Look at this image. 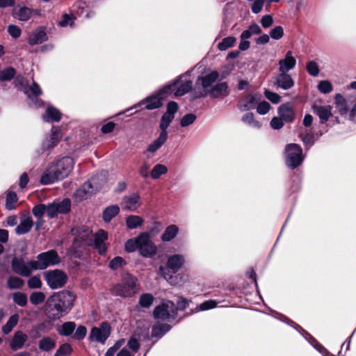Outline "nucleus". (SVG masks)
Instances as JSON below:
<instances>
[{
	"mask_svg": "<svg viewBox=\"0 0 356 356\" xmlns=\"http://www.w3.org/2000/svg\"><path fill=\"white\" fill-rule=\"evenodd\" d=\"M179 81H177L172 85L164 87L156 96L151 97L147 99L145 102H140L136 104L133 107L127 109L125 111L136 108L142 105H145V106L141 108V110H152L158 108L162 105V100L166 97V95L175 90L176 88L177 90L175 92V95L177 97L183 96L186 93L188 92L192 88L193 82L191 81H187L179 86Z\"/></svg>",
	"mask_w": 356,
	"mask_h": 356,
	"instance_id": "f257e3e1",
	"label": "nucleus"
},
{
	"mask_svg": "<svg viewBox=\"0 0 356 356\" xmlns=\"http://www.w3.org/2000/svg\"><path fill=\"white\" fill-rule=\"evenodd\" d=\"M74 165V161L70 156L57 160L46 169L41 177V184L47 185L67 177L72 172Z\"/></svg>",
	"mask_w": 356,
	"mask_h": 356,
	"instance_id": "f03ea898",
	"label": "nucleus"
},
{
	"mask_svg": "<svg viewBox=\"0 0 356 356\" xmlns=\"http://www.w3.org/2000/svg\"><path fill=\"white\" fill-rule=\"evenodd\" d=\"M124 250L127 252L138 250L144 257H151L156 253L157 248L147 232L140 234L137 237L127 240L124 243Z\"/></svg>",
	"mask_w": 356,
	"mask_h": 356,
	"instance_id": "7ed1b4c3",
	"label": "nucleus"
},
{
	"mask_svg": "<svg viewBox=\"0 0 356 356\" xmlns=\"http://www.w3.org/2000/svg\"><path fill=\"white\" fill-rule=\"evenodd\" d=\"M138 291L137 279L129 273L122 275L120 282L113 286L111 293L121 297H130Z\"/></svg>",
	"mask_w": 356,
	"mask_h": 356,
	"instance_id": "20e7f679",
	"label": "nucleus"
},
{
	"mask_svg": "<svg viewBox=\"0 0 356 356\" xmlns=\"http://www.w3.org/2000/svg\"><path fill=\"white\" fill-rule=\"evenodd\" d=\"M177 308L175 304L170 300H165L155 307L153 316L157 320L166 321L175 318Z\"/></svg>",
	"mask_w": 356,
	"mask_h": 356,
	"instance_id": "39448f33",
	"label": "nucleus"
},
{
	"mask_svg": "<svg viewBox=\"0 0 356 356\" xmlns=\"http://www.w3.org/2000/svg\"><path fill=\"white\" fill-rule=\"evenodd\" d=\"M60 263V257L56 250H51L39 254L37 260L33 264L38 270H44L50 266H54Z\"/></svg>",
	"mask_w": 356,
	"mask_h": 356,
	"instance_id": "423d86ee",
	"label": "nucleus"
},
{
	"mask_svg": "<svg viewBox=\"0 0 356 356\" xmlns=\"http://www.w3.org/2000/svg\"><path fill=\"white\" fill-rule=\"evenodd\" d=\"M44 277L48 286L52 289L63 286L67 279L66 274L58 269L46 271Z\"/></svg>",
	"mask_w": 356,
	"mask_h": 356,
	"instance_id": "0eeeda50",
	"label": "nucleus"
},
{
	"mask_svg": "<svg viewBox=\"0 0 356 356\" xmlns=\"http://www.w3.org/2000/svg\"><path fill=\"white\" fill-rule=\"evenodd\" d=\"M240 108L244 111L253 110L257 108V111H268L270 109V105L266 101L259 102L254 96L248 95L243 98L239 104Z\"/></svg>",
	"mask_w": 356,
	"mask_h": 356,
	"instance_id": "6e6552de",
	"label": "nucleus"
},
{
	"mask_svg": "<svg viewBox=\"0 0 356 356\" xmlns=\"http://www.w3.org/2000/svg\"><path fill=\"white\" fill-rule=\"evenodd\" d=\"M286 163L294 169L300 164L302 161V149L296 144H289L286 147Z\"/></svg>",
	"mask_w": 356,
	"mask_h": 356,
	"instance_id": "1a4fd4ad",
	"label": "nucleus"
},
{
	"mask_svg": "<svg viewBox=\"0 0 356 356\" xmlns=\"http://www.w3.org/2000/svg\"><path fill=\"white\" fill-rule=\"evenodd\" d=\"M111 334V327L107 322L102 323L99 327H94L91 329L89 335L90 340L101 343H104Z\"/></svg>",
	"mask_w": 356,
	"mask_h": 356,
	"instance_id": "9d476101",
	"label": "nucleus"
},
{
	"mask_svg": "<svg viewBox=\"0 0 356 356\" xmlns=\"http://www.w3.org/2000/svg\"><path fill=\"white\" fill-rule=\"evenodd\" d=\"M34 261L25 262L23 259L15 257L12 260V268L15 273L22 276L29 277L33 270H37L33 264Z\"/></svg>",
	"mask_w": 356,
	"mask_h": 356,
	"instance_id": "9b49d317",
	"label": "nucleus"
},
{
	"mask_svg": "<svg viewBox=\"0 0 356 356\" xmlns=\"http://www.w3.org/2000/svg\"><path fill=\"white\" fill-rule=\"evenodd\" d=\"M52 300L58 302L66 310L70 309L73 306L75 296L70 291H63L52 296Z\"/></svg>",
	"mask_w": 356,
	"mask_h": 356,
	"instance_id": "f8f14e48",
	"label": "nucleus"
},
{
	"mask_svg": "<svg viewBox=\"0 0 356 356\" xmlns=\"http://www.w3.org/2000/svg\"><path fill=\"white\" fill-rule=\"evenodd\" d=\"M123 210L134 211L141 205L140 197L137 193L124 196L120 203Z\"/></svg>",
	"mask_w": 356,
	"mask_h": 356,
	"instance_id": "ddd939ff",
	"label": "nucleus"
},
{
	"mask_svg": "<svg viewBox=\"0 0 356 356\" xmlns=\"http://www.w3.org/2000/svg\"><path fill=\"white\" fill-rule=\"evenodd\" d=\"M96 184V178L92 177L90 181L83 184V185L76 190L74 193V198L77 202H81L88 199L93 193L92 184Z\"/></svg>",
	"mask_w": 356,
	"mask_h": 356,
	"instance_id": "4468645a",
	"label": "nucleus"
},
{
	"mask_svg": "<svg viewBox=\"0 0 356 356\" xmlns=\"http://www.w3.org/2000/svg\"><path fill=\"white\" fill-rule=\"evenodd\" d=\"M92 238H92V245H90L97 250L99 254H104L107 250V247L105 243V241L108 238L107 233L104 230L100 229L93 236Z\"/></svg>",
	"mask_w": 356,
	"mask_h": 356,
	"instance_id": "2eb2a0df",
	"label": "nucleus"
},
{
	"mask_svg": "<svg viewBox=\"0 0 356 356\" xmlns=\"http://www.w3.org/2000/svg\"><path fill=\"white\" fill-rule=\"evenodd\" d=\"M65 312L66 310L58 302V301L53 300L51 296L49 300L48 317L53 320L58 319L62 316L63 313Z\"/></svg>",
	"mask_w": 356,
	"mask_h": 356,
	"instance_id": "dca6fc26",
	"label": "nucleus"
},
{
	"mask_svg": "<svg viewBox=\"0 0 356 356\" xmlns=\"http://www.w3.org/2000/svg\"><path fill=\"white\" fill-rule=\"evenodd\" d=\"M293 84V79L286 72H280L275 78V85L284 90L291 88Z\"/></svg>",
	"mask_w": 356,
	"mask_h": 356,
	"instance_id": "f3484780",
	"label": "nucleus"
},
{
	"mask_svg": "<svg viewBox=\"0 0 356 356\" xmlns=\"http://www.w3.org/2000/svg\"><path fill=\"white\" fill-rule=\"evenodd\" d=\"M93 236L90 228L83 226L76 231V241L86 245H92Z\"/></svg>",
	"mask_w": 356,
	"mask_h": 356,
	"instance_id": "a211bd4d",
	"label": "nucleus"
},
{
	"mask_svg": "<svg viewBox=\"0 0 356 356\" xmlns=\"http://www.w3.org/2000/svg\"><path fill=\"white\" fill-rule=\"evenodd\" d=\"M184 262L185 259L183 255L174 254L168 257L167 266L173 273H176L182 267Z\"/></svg>",
	"mask_w": 356,
	"mask_h": 356,
	"instance_id": "6ab92c4d",
	"label": "nucleus"
},
{
	"mask_svg": "<svg viewBox=\"0 0 356 356\" xmlns=\"http://www.w3.org/2000/svg\"><path fill=\"white\" fill-rule=\"evenodd\" d=\"M37 13V10H32L25 6L15 7L13 10V15L20 21H27L32 17L33 14Z\"/></svg>",
	"mask_w": 356,
	"mask_h": 356,
	"instance_id": "aec40b11",
	"label": "nucleus"
},
{
	"mask_svg": "<svg viewBox=\"0 0 356 356\" xmlns=\"http://www.w3.org/2000/svg\"><path fill=\"white\" fill-rule=\"evenodd\" d=\"M33 225V221L31 216H24L21 218L19 224L15 228L17 234L22 235L28 233Z\"/></svg>",
	"mask_w": 356,
	"mask_h": 356,
	"instance_id": "412c9836",
	"label": "nucleus"
},
{
	"mask_svg": "<svg viewBox=\"0 0 356 356\" xmlns=\"http://www.w3.org/2000/svg\"><path fill=\"white\" fill-rule=\"evenodd\" d=\"M28 337L22 331L16 332L10 341V346L13 350L21 349L26 341Z\"/></svg>",
	"mask_w": 356,
	"mask_h": 356,
	"instance_id": "4be33fe9",
	"label": "nucleus"
},
{
	"mask_svg": "<svg viewBox=\"0 0 356 356\" xmlns=\"http://www.w3.org/2000/svg\"><path fill=\"white\" fill-rule=\"evenodd\" d=\"M32 213L37 218L35 229L38 230L44 223L42 217L44 214L47 213V207L44 204L35 205L32 209Z\"/></svg>",
	"mask_w": 356,
	"mask_h": 356,
	"instance_id": "5701e85b",
	"label": "nucleus"
},
{
	"mask_svg": "<svg viewBox=\"0 0 356 356\" xmlns=\"http://www.w3.org/2000/svg\"><path fill=\"white\" fill-rule=\"evenodd\" d=\"M209 94L213 97H223L229 94L228 86L226 83H220L215 86L209 91Z\"/></svg>",
	"mask_w": 356,
	"mask_h": 356,
	"instance_id": "b1692460",
	"label": "nucleus"
},
{
	"mask_svg": "<svg viewBox=\"0 0 356 356\" xmlns=\"http://www.w3.org/2000/svg\"><path fill=\"white\" fill-rule=\"evenodd\" d=\"M56 343L49 337H44L38 341V347L40 350L49 352L54 349Z\"/></svg>",
	"mask_w": 356,
	"mask_h": 356,
	"instance_id": "393cba45",
	"label": "nucleus"
},
{
	"mask_svg": "<svg viewBox=\"0 0 356 356\" xmlns=\"http://www.w3.org/2000/svg\"><path fill=\"white\" fill-rule=\"evenodd\" d=\"M167 138V134L161 132L159 138L148 145L147 151L151 153L155 152L165 143Z\"/></svg>",
	"mask_w": 356,
	"mask_h": 356,
	"instance_id": "a878e982",
	"label": "nucleus"
},
{
	"mask_svg": "<svg viewBox=\"0 0 356 356\" xmlns=\"http://www.w3.org/2000/svg\"><path fill=\"white\" fill-rule=\"evenodd\" d=\"M179 229L177 225H171L166 227L163 234L161 235V240L164 242L170 241L177 234Z\"/></svg>",
	"mask_w": 356,
	"mask_h": 356,
	"instance_id": "bb28decb",
	"label": "nucleus"
},
{
	"mask_svg": "<svg viewBox=\"0 0 356 356\" xmlns=\"http://www.w3.org/2000/svg\"><path fill=\"white\" fill-rule=\"evenodd\" d=\"M56 204V211L57 215L59 213H67L70 211L71 201L68 198H65L60 202H54Z\"/></svg>",
	"mask_w": 356,
	"mask_h": 356,
	"instance_id": "cd10ccee",
	"label": "nucleus"
},
{
	"mask_svg": "<svg viewBox=\"0 0 356 356\" xmlns=\"http://www.w3.org/2000/svg\"><path fill=\"white\" fill-rule=\"evenodd\" d=\"M170 330L168 324H155L152 327V337L160 338Z\"/></svg>",
	"mask_w": 356,
	"mask_h": 356,
	"instance_id": "c85d7f7f",
	"label": "nucleus"
},
{
	"mask_svg": "<svg viewBox=\"0 0 356 356\" xmlns=\"http://www.w3.org/2000/svg\"><path fill=\"white\" fill-rule=\"evenodd\" d=\"M348 102H350L349 100H347L340 93L335 95L334 103L336 104L337 108L341 111H348L349 107L348 105Z\"/></svg>",
	"mask_w": 356,
	"mask_h": 356,
	"instance_id": "c756f323",
	"label": "nucleus"
},
{
	"mask_svg": "<svg viewBox=\"0 0 356 356\" xmlns=\"http://www.w3.org/2000/svg\"><path fill=\"white\" fill-rule=\"evenodd\" d=\"M46 40V33L43 31L33 33L29 35V43L31 45L41 44Z\"/></svg>",
	"mask_w": 356,
	"mask_h": 356,
	"instance_id": "7c9ffc66",
	"label": "nucleus"
},
{
	"mask_svg": "<svg viewBox=\"0 0 356 356\" xmlns=\"http://www.w3.org/2000/svg\"><path fill=\"white\" fill-rule=\"evenodd\" d=\"M143 220L138 216L131 215L126 218L127 227L130 229H134L140 226Z\"/></svg>",
	"mask_w": 356,
	"mask_h": 356,
	"instance_id": "2f4dec72",
	"label": "nucleus"
},
{
	"mask_svg": "<svg viewBox=\"0 0 356 356\" xmlns=\"http://www.w3.org/2000/svg\"><path fill=\"white\" fill-rule=\"evenodd\" d=\"M119 211L120 209L118 206H110L104 211L103 218L106 222H109L113 217L118 214Z\"/></svg>",
	"mask_w": 356,
	"mask_h": 356,
	"instance_id": "473e14b6",
	"label": "nucleus"
},
{
	"mask_svg": "<svg viewBox=\"0 0 356 356\" xmlns=\"http://www.w3.org/2000/svg\"><path fill=\"white\" fill-rule=\"evenodd\" d=\"M75 327V323L69 321L63 323V325L59 329H58V332L60 335L70 336L73 333Z\"/></svg>",
	"mask_w": 356,
	"mask_h": 356,
	"instance_id": "72a5a7b5",
	"label": "nucleus"
},
{
	"mask_svg": "<svg viewBox=\"0 0 356 356\" xmlns=\"http://www.w3.org/2000/svg\"><path fill=\"white\" fill-rule=\"evenodd\" d=\"M218 73L216 71H213L212 72L207 74L204 77L201 78L202 85L204 89H207L209 87L213 82L216 81L218 77Z\"/></svg>",
	"mask_w": 356,
	"mask_h": 356,
	"instance_id": "f704fd0d",
	"label": "nucleus"
},
{
	"mask_svg": "<svg viewBox=\"0 0 356 356\" xmlns=\"http://www.w3.org/2000/svg\"><path fill=\"white\" fill-rule=\"evenodd\" d=\"M174 113H164L160 123V128L161 129V132H164L165 134L168 135L166 129L169 126L170 123L174 119Z\"/></svg>",
	"mask_w": 356,
	"mask_h": 356,
	"instance_id": "c9c22d12",
	"label": "nucleus"
},
{
	"mask_svg": "<svg viewBox=\"0 0 356 356\" xmlns=\"http://www.w3.org/2000/svg\"><path fill=\"white\" fill-rule=\"evenodd\" d=\"M296 63V60L284 58L279 61V70L280 72H286L293 69Z\"/></svg>",
	"mask_w": 356,
	"mask_h": 356,
	"instance_id": "e433bc0d",
	"label": "nucleus"
},
{
	"mask_svg": "<svg viewBox=\"0 0 356 356\" xmlns=\"http://www.w3.org/2000/svg\"><path fill=\"white\" fill-rule=\"evenodd\" d=\"M19 321V316L17 314H14L11 316L8 322L5 325L3 326L2 330L5 334H8L13 328L17 324Z\"/></svg>",
	"mask_w": 356,
	"mask_h": 356,
	"instance_id": "4c0bfd02",
	"label": "nucleus"
},
{
	"mask_svg": "<svg viewBox=\"0 0 356 356\" xmlns=\"http://www.w3.org/2000/svg\"><path fill=\"white\" fill-rule=\"evenodd\" d=\"M24 280L18 277H10L7 282V286L10 289H20L24 285Z\"/></svg>",
	"mask_w": 356,
	"mask_h": 356,
	"instance_id": "58836bf2",
	"label": "nucleus"
},
{
	"mask_svg": "<svg viewBox=\"0 0 356 356\" xmlns=\"http://www.w3.org/2000/svg\"><path fill=\"white\" fill-rule=\"evenodd\" d=\"M18 200L17 196L15 192H9L6 196V208L8 210H13L15 208Z\"/></svg>",
	"mask_w": 356,
	"mask_h": 356,
	"instance_id": "ea45409f",
	"label": "nucleus"
},
{
	"mask_svg": "<svg viewBox=\"0 0 356 356\" xmlns=\"http://www.w3.org/2000/svg\"><path fill=\"white\" fill-rule=\"evenodd\" d=\"M236 41V38L233 36L227 37L222 39V42H220L218 47L220 51H225L228 48L234 46Z\"/></svg>",
	"mask_w": 356,
	"mask_h": 356,
	"instance_id": "a19ab883",
	"label": "nucleus"
},
{
	"mask_svg": "<svg viewBox=\"0 0 356 356\" xmlns=\"http://www.w3.org/2000/svg\"><path fill=\"white\" fill-rule=\"evenodd\" d=\"M154 299V296L151 293H144L139 298V304L143 307L148 308L152 305Z\"/></svg>",
	"mask_w": 356,
	"mask_h": 356,
	"instance_id": "79ce46f5",
	"label": "nucleus"
},
{
	"mask_svg": "<svg viewBox=\"0 0 356 356\" xmlns=\"http://www.w3.org/2000/svg\"><path fill=\"white\" fill-rule=\"evenodd\" d=\"M15 74V70L12 67H7L6 69L0 71V81H10L11 80Z\"/></svg>",
	"mask_w": 356,
	"mask_h": 356,
	"instance_id": "37998d69",
	"label": "nucleus"
},
{
	"mask_svg": "<svg viewBox=\"0 0 356 356\" xmlns=\"http://www.w3.org/2000/svg\"><path fill=\"white\" fill-rule=\"evenodd\" d=\"M45 300V295L40 291L33 292L30 295V301L34 305L42 303Z\"/></svg>",
	"mask_w": 356,
	"mask_h": 356,
	"instance_id": "c03bdc74",
	"label": "nucleus"
},
{
	"mask_svg": "<svg viewBox=\"0 0 356 356\" xmlns=\"http://www.w3.org/2000/svg\"><path fill=\"white\" fill-rule=\"evenodd\" d=\"M167 168L162 164H156L152 169L151 175L153 179H158L167 172Z\"/></svg>",
	"mask_w": 356,
	"mask_h": 356,
	"instance_id": "a18cd8bd",
	"label": "nucleus"
},
{
	"mask_svg": "<svg viewBox=\"0 0 356 356\" xmlns=\"http://www.w3.org/2000/svg\"><path fill=\"white\" fill-rule=\"evenodd\" d=\"M14 302L21 307H24L27 304V297L26 294L21 292H16L13 295Z\"/></svg>",
	"mask_w": 356,
	"mask_h": 356,
	"instance_id": "49530a36",
	"label": "nucleus"
},
{
	"mask_svg": "<svg viewBox=\"0 0 356 356\" xmlns=\"http://www.w3.org/2000/svg\"><path fill=\"white\" fill-rule=\"evenodd\" d=\"M72 351V348L69 343H63L56 350L54 356H69Z\"/></svg>",
	"mask_w": 356,
	"mask_h": 356,
	"instance_id": "de8ad7c7",
	"label": "nucleus"
},
{
	"mask_svg": "<svg viewBox=\"0 0 356 356\" xmlns=\"http://www.w3.org/2000/svg\"><path fill=\"white\" fill-rule=\"evenodd\" d=\"M27 285L29 289H40L42 286V282L40 276H32L27 281Z\"/></svg>",
	"mask_w": 356,
	"mask_h": 356,
	"instance_id": "09e8293b",
	"label": "nucleus"
},
{
	"mask_svg": "<svg viewBox=\"0 0 356 356\" xmlns=\"http://www.w3.org/2000/svg\"><path fill=\"white\" fill-rule=\"evenodd\" d=\"M318 89L322 93L327 94L332 90L333 86L329 81L324 80L318 83Z\"/></svg>",
	"mask_w": 356,
	"mask_h": 356,
	"instance_id": "8fccbe9b",
	"label": "nucleus"
},
{
	"mask_svg": "<svg viewBox=\"0 0 356 356\" xmlns=\"http://www.w3.org/2000/svg\"><path fill=\"white\" fill-rule=\"evenodd\" d=\"M126 264L125 260L121 257H114L109 263V267L112 270H117Z\"/></svg>",
	"mask_w": 356,
	"mask_h": 356,
	"instance_id": "3c124183",
	"label": "nucleus"
},
{
	"mask_svg": "<svg viewBox=\"0 0 356 356\" xmlns=\"http://www.w3.org/2000/svg\"><path fill=\"white\" fill-rule=\"evenodd\" d=\"M31 92V94L33 96H39L42 94V90L40 87V86L35 81H33V84L29 87L28 89H26L24 92L28 95L29 97H30L29 92Z\"/></svg>",
	"mask_w": 356,
	"mask_h": 356,
	"instance_id": "603ef678",
	"label": "nucleus"
},
{
	"mask_svg": "<svg viewBox=\"0 0 356 356\" xmlns=\"http://www.w3.org/2000/svg\"><path fill=\"white\" fill-rule=\"evenodd\" d=\"M306 69L308 73L313 76H317L319 73L318 66L314 60L309 61L307 63Z\"/></svg>",
	"mask_w": 356,
	"mask_h": 356,
	"instance_id": "864d4df0",
	"label": "nucleus"
},
{
	"mask_svg": "<svg viewBox=\"0 0 356 356\" xmlns=\"http://www.w3.org/2000/svg\"><path fill=\"white\" fill-rule=\"evenodd\" d=\"M243 121L248 124L250 126H252L254 127H260V122L258 120H255L254 119L253 113H248L243 117Z\"/></svg>",
	"mask_w": 356,
	"mask_h": 356,
	"instance_id": "5fc2aeb1",
	"label": "nucleus"
},
{
	"mask_svg": "<svg viewBox=\"0 0 356 356\" xmlns=\"http://www.w3.org/2000/svg\"><path fill=\"white\" fill-rule=\"evenodd\" d=\"M42 118L44 121L48 122H58L61 118L60 113H44L42 115Z\"/></svg>",
	"mask_w": 356,
	"mask_h": 356,
	"instance_id": "6e6d98bb",
	"label": "nucleus"
},
{
	"mask_svg": "<svg viewBox=\"0 0 356 356\" xmlns=\"http://www.w3.org/2000/svg\"><path fill=\"white\" fill-rule=\"evenodd\" d=\"M320 119V122L321 123H324L325 122H329L330 124L334 123V121L338 118L337 117H334L332 113H317Z\"/></svg>",
	"mask_w": 356,
	"mask_h": 356,
	"instance_id": "4d7b16f0",
	"label": "nucleus"
},
{
	"mask_svg": "<svg viewBox=\"0 0 356 356\" xmlns=\"http://www.w3.org/2000/svg\"><path fill=\"white\" fill-rule=\"evenodd\" d=\"M196 119L195 115L192 113H189L185 115L181 120V125L182 127H187L191 124Z\"/></svg>",
	"mask_w": 356,
	"mask_h": 356,
	"instance_id": "13d9d810",
	"label": "nucleus"
},
{
	"mask_svg": "<svg viewBox=\"0 0 356 356\" xmlns=\"http://www.w3.org/2000/svg\"><path fill=\"white\" fill-rule=\"evenodd\" d=\"M86 333H87L86 327L83 325H79L76 328L72 337L77 340H81L86 337Z\"/></svg>",
	"mask_w": 356,
	"mask_h": 356,
	"instance_id": "bf43d9fd",
	"label": "nucleus"
},
{
	"mask_svg": "<svg viewBox=\"0 0 356 356\" xmlns=\"http://www.w3.org/2000/svg\"><path fill=\"white\" fill-rule=\"evenodd\" d=\"M283 35L284 31L282 27L280 26H275L270 32V37L275 40L280 39L283 36Z\"/></svg>",
	"mask_w": 356,
	"mask_h": 356,
	"instance_id": "052dcab7",
	"label": "nucleus"
},
{
	"mask_svg": "<svg viewBox=\"0 0 356 356\" xmlns=\"http://www.w3.org/2000/svg\"><path fill=\"white\" fill-rule=\"evenodd\" d=\"M60 133L57 129H52L51 134L50 136L49 146H54L60 140Z\"/></svg>",
	"mask_w": 356,
	"mask_h": 356,
	"instance_id": "680f3d73",
	"label": "nucleus"
},
{
	"mask_svg": "<svg viewBox=\"0 0 356 356\" xmlns=\"http://www.w3.org/2000/svg\"><path fill=\"white\" fill-rule=\"evenodd\" d=\"M264 94L266 97L274 104H277L280 101V96L275 92L266 90Z\"/></svg>",
	"mask_w": 356,
	"mask_h": 356,
	"instance_id": "e2e57ef3",
	"label": "nucleus"
},
{
	"mask_svg": "<svg viewBox=\"0 0 356 356\" xmlns=\"http://www.w3.org/2000/svg\"><path fill=\"white\" fill-rule=\"evenodd\" d=\"M265 1L266 0H255L251 7L252 11L255 14L260 13L263 8Z\"/></svg>",
	"mask_w": 356,
	"mask_h": 356,
	"instance_id": "0e129e2a",
	"label": "nucleus"
},
{
	"mask_svg": "<svg viewBox=\"0 0 356 356\" xmlns=\"http://www.w3.org/2000/svg\"><path fill=\"white\" fill-rule=\"evenodd\" d=\"M127 346L131 350V351L134 353H136L139 348H140V343L138 341L137 339H136L134 337H131L128 343H127Z\"/></svg>",
	"mask_w": 356,
	"mask_h": 356,
	"instance_id": "69168bd1",
	"label": "nucleus"
},
{
	"mask_svg": "<svg viewBox=\"0 0 356 356\" xmlns=\"http://www.w3.org/2000/svg\"><path fill=\"white\" fill-rule=\"evenodd\" d=\"M8 31L9 34L15 38H19L21 35L20 29L17 26H15V25L8 26Z\"/></svg>",
	"mask_w": 356,
	"mask_h": 356,
	"instance_id": "338daca9",
	"label": "nucleus"
},
{
	"mask_svg": "<svg viewBox=\"0 0 356 356\" xmlns=\"http://www.w3.org/2000/svg\"><path fill=\"white\" fill-rule=\"evenodd\" d=\"M273 23V19L271 15H266L261 19V24L264 28L270 27Z\"/></svg>",
	"mask_w": 356,
	"mask_h": 356,
	"instance_id": "774afa93",
	"label": "nucleus"
}]
</instances>
